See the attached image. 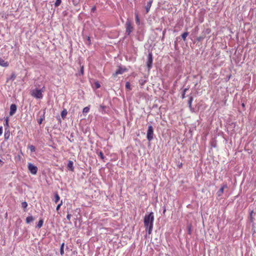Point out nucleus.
<instances>
[{"label": "nucleus", "instance_id": "obj_1", "mask_svg": "<svg viewBox=\"0 0 256 256\" xmlns=\"http://www.w3.org/2000/svg\"><path fill=\"white\" fill-rule=\"evenodd\" d=\"M154 218L153 212H150L148 215H146L144 218V226L148 227V234H150L152 228Z\"/></svg>", "mask_w": 256, "mask_h": 256}, {"label": "nucleus", "instance_id": "obj_2", "mask_svg": "<svg viewBox=\"0 0 256 256\" xmlns=\"http://www.w3.org/2000/svg\"><path fill=\"white\" fill-rule=\"evenodd\" d=\"M31 94L36 98H42V92L40 90L37 88L33 90L31 92Z\"/></svg>", "mask_w": 256, "mask_h": 256}, {"label": "nucleus", "instance_id": "obj_3", "mask_svg": "<svg viewBox=\"0 0 256 256\" xmlns=\"http://www.w3.org/2000/svg\"><path fill=\"white\" fill-rule=\"evenodd\" d=\"M154 136V128L152 126L150 125L148 127V130L147 131L146 138L147 139L150 141L153 139Z\"/></svg>", "mask_w": 256, "mask_h": 256}, {"label": "nucleus", "instance_id": "obj_4", "mask_svg": "<svg viewBox=\"0 0 256 256\" xmlns=\"http://www.w3.org/2000/svg\"><path fill=\"white\" fill-rule=\"evenodd\" d=\"M28 170L30 171V172L33 174H36V173H37V172H38V168L33 165L31 163H29L28 164Z\"/></svg>", "mask_w": 256, "mask_h": 256}, {"label": "nucleus", "instance_id": "obj_5", "mask_svg": "<svg viewBox=\"0 0 256 256\" xmlns=\"http://www.w3.org/2000/svg\"><path fill=\"white\" fill-rule=\"evenodd\" d=\"M152 52H150L148 54V60L146 62V65L148 69L150 70L152 66Z\"/></svg>", "mask_w": 256, "mask_h": 256}, {"label": "nucleus", "instance_id": "obj_6", "mask_svg": "<svg viewBox=\"0 0 256 256\" xmlns=\"http://www.w3.org/2000/svg\"><path fill=\"white\" fill-rule=\"evenodd\" d=\"M133 30V27L132 26L130 22L126 23V32L128 34H130Z\"/></svg>", "mask_w": 256, "mask_h": 256}, {"label": "nucleus", "instance_id": "obj_7", "mask_svg": "<svg viewBox=\"0 0 256 256\" xmlns=\"http://www.w3.org/2000/svg\"><path fill=\"white\" fill-rule=\"evenodd\" d=\"M126 68H122L120 67L113 74L114 77L116 76L118 74H122L124 72L126 71Z\"/></svg>", "mask_w": 256, "mask_h": 256}, {"label": "nucleus", "instance_id": "obj_8", "mask_svg": "<svg viewBox=\"0 0 256 256\" xmlns=\"http://www.w3.org/2000/svg\"><path fill=\"white\" fill-rule=\"evenodd\" d=\"M17 109V106L15 104H12L10 106V115L12 116H13L16 112Z\"/></svg>", "mask_w": 256, "mask_h": 256}, {"label": "nucleus", "instance_id": "obj_9", "mask_svg": "<svg viewBox=\"0 0 256 256\" xmlns=\"http://www.w3.org/2000/svg\"><path fill=\"white\" fill-rule=\"evenodd\" d=\"M228 188V186L226 184H223L219 190L217 192L216 194L218 196H220L222 195L224 192V188Z\"/></svg>", "mask_w": 256, "mask_h": 256}, {"label": "nucleus", "instance_id": "obj_10", "mask_svg": "<svg viewBox=\"0 0 256 256\" xmlns=\"http://www.w3.org/2000/svg\"><path fill=\"white\" fill-rule=\"evenodd\" d=\"M152 0H150L146 4V5L145 7L146 12L148 13L150 11V7L152 6Z\"/></svg>", "mask_w": 256, "mask_h": 256}, {"label": "nucleus", "instance_id": "obj_11", "mask_svg": "<svg viewBox=\"0 0 256 256\" xmlns=\"http://www.w3.org/2000/svg\"><path fill=\"white\" fill-rule=\"evenodd\" d=\"M0 66L4 67H7L8 66V62H5L4 60L0 58Z\"/></svg>", "mask_w": 256, "mask_h": 256}, {"label": "nucleus", "instance_id": "obj_12", "mask_svg": "<svg viewBox=\"0 0 256 256\" xmlns=\"http://www.w3.org/2000/svg\"><path fill=\"white\" fill-rule=\"evenodd\" d=\"M73 162L72 160H69L68 164V168L71 171H74V168L73 166Z\"/></svg>", "mask_w": 256, "mask_h": 256}, {"label": "nucleus", "instance_id": "obj_13", "mask_svg": "<svg viewBox=\"0 0 256 256\" xmlns=\"http://www.w3.org/2000/svg\"><path fill=\"white\" fill-rule=\"evenodd\" d=\"M192 100H193V98H192V96H190L188 100V107L190 108V110H193V108H192Z\"/></svg>", "mask_w": 256, "mask_h": 256}, {"label": "nucleus", "instance_id": "obj_14", "mask_svg": "<svg viewBox=\"0 0 256 256\" xmlns=\"http://www.w3.org/2000/svg\"><path fill=\"white\" fill-rule=\"evenodd\" d=\"M34 220V218L32 216H28L26 218V222L27 224H29L32 222H33Z\"/></svg>", "mask_w": 256, "mask_h": 256}, {"label": "nucleus", "instance_id": "obj_15", "mask_svg": "<svg viewBox=\"0 0 256 256\" xmlns=\"http://www.w3.org/2000/svg\"><path fill=\"white\" fill-rule=\"evenodd\" d=\"M67 114V111L66 110H64L61 112V116L62 118H64Z\"/></svg>", "mask_w": 256, "mask_h": 256}, {"label": "nucleus", "instance_id": "obj_16", "mask_svg": "<svg viewBox=\"0 0 256 256\" xmlns=\"http://www.w3.org/2000/svg\"><path fill=\"white\" fill-rule=\"evenodd\" d=\"M188 35V32H184L182 34V38L184 40H186V38Z\"/></svg>", "mask_w": 256, "mask_h": 256}, {"label": "nucleus", "instance_id": "obj_17", "mask_svg": "<svg viewBox=\"0 0 256 256\" xmlns=\"http://www.w3.org/2000/svg\"><path fill=\"white\" fill-rule=\"evenodd\" d=\"M54 198H55L54 202L56 203H57L58 202V200H60V196H58V194L57 192H56L55 194Z\"/></svg>", "mask_w": 256, "mask_h": 256}, {"label": "nucleus", "instance_id": "obj_18", "mask_svg": "<svg viewBox=\"0 0 256 256\" xmlns=\"http://www.w3.org/2000/svg\"><path fill=\"white\" fill-rule=\"evenodd\" d=\"M64 244L62 243L61 245L60 248V253L61 255H63L64 254Z\"/></svg>", "mask_w": 256, "mask_h": 256}, {"label": "nucleus", "instance_id": "obj_19", "mask_svg": "<svg viewBox=\"0 0 256 256\" xmlns=\"http://www.w3.org/2000/svg\"><path fill=\"white\" fill-rule=\"evenodd\" d=\"M43 220L42 219L40 220L38 222V224L36 226V227L38 228H40L43 224Z\"/></svg>", "mask_w": 256, "mask_h": 256}, {"label": "nucleus", "instance_id": "obj_20", "mask_svg": "<svg viewBox=\"0 0 256 256\" xmlns=\"http://www.w3.org/2000/svg\"><path fill=\"white\" fill-rule=\"evenodd\" d=\"M188 90V88H186L183 90L182 98L184 99L185 98L186 92Z\"/></svg>", "mask_w": 256, "mask_h": 256}, {"label": "nucleus", "instance_id": "obj_21", "mask_svg": "<svg viewBox=\"0 0 256 256\" xmlns=\"http://www.w3.org/2000/svg\"><path fill=\"white\" fill-rule=\"evenodd\" d=\"M61 2H62V0H56V2L54 4V6H58L60 5V4H61Z\"/></svg>", "mask_w": 256, "mask_h": 256}, {"label": "nucleus", "instance_id": "obj_22", "mask_svg": "<svg viewBox=\"0 0 256 256\" xmlns=\"http://www.w3.org/2000/svg\"><path fill=\"white\" fill-rule=\"evenodd\" d=\"M126 87L129 90H131L130 84V83L129 82H126Z\"/></svg>", "mask_w": 256, "mask_h": 256}, {"label": "nucleus", "instance_id": "obj_23", "mask_svg": "<svg viewBox=\"0 0 256 256\" xmlns=\"http://www.w3.org/2000/svg\"><path fill=\"white\" fill-rule=\"evenodd\" d=\"M44 114L43 116L42 117H41V118L38 120V122L40 124L42 123V122L43 121V120H44Z\"/></svg>", "mask_w": 256, "mask_h": 256}, {"label": "nucleus", "instance_id": "obj_24", "mask_svg": "<svg viewBox=\"0 0 256 256\" xmlns=\"http://www.w3.org/2000/svg\"><path fill=\"white\" fill-rule=\"evenodd\" d=\"M84 74V66H82L80 68V72L78 74V75H83Z\"/></svg>", "mask_w": 256, "mask_h": 256}, {"label": "nucleus", "instance_id": "obj_25", "mask_svg": "<svg viewBox=\"0 0 256 256\" xmlns=\"http://www.w3.org/2000/svg\"><path fill=\"white\" fill-rule=\"evenodd\" d=\"M28 147H29V148L30 149V150L32 152H34L35 151L36 148H35V147L34 146L30 145Z\"/></svg>", "mask_w": 256, "mask_h": 256}, {"label": "nucleus", "instance_id": "obj_26", "mask_svg": "<svg viewBox=\"0 0 256 256\" xmlns=\"http://www.w3.org/2000/svg\"><path fill=\"white\" fill-rule=\"evenodd\" d=\"M89 110H90V108H89L88 107H85L84 109H83V112H86V113H87L89 112Z\"/></svg>", "mask_w": 256, "mask_h": 256}, {"label": "nucleus", "instance_id": "obj_27", "mask_svg": "<svg viewBox=\"0 0 256 256\" xmlns=\"http://www.w3.org/2000/svg\"><path fill=\"white\" fill-rule=\"evenodd\" d=\"M98 156L100 157V158L102 160L104 159V154H102V152H98Z\"/></svg>", "mask_w": 256, "mask_h": 256}, {"label": "nucleus", "instance_id": "obj_28", "mask_svg": "<svg viewBox=\"0 0 256 256\" xmlns=\"http://www.w3.org/2000/svg\"><path fill=\"white\" fill-rule=\"evenodd\" d=\"M22 206L24 208H26L28 206V204L26 202H22Z\"/></svg>", "mask_w": 256, "mask_h": 256}, {"label": "nucleus", "instance_id": "obj_29", "mask_svg": "<svg viewBox=\"0 0 256 256\" xmlns=\"http://www.w3.org/2000/svg\"><path fill=\"white\" fill-rule=\"evenodd\" d=\"M62 201H61V202H60V204H59L57 206L56 208V210L57 211H58V210H59V209H60V206H62Z\"/></svg>", "mask_w": 256, "mask_h": 256}, {"label": "nucleus", "instance_id": "obj_30", "mask_svg": "<svg viewBox=\"0 0 256 256\" xmlns=\"http://www.w3.org/2000/svg\"><path fill=\"white\" fill-rule=\"evenodd\" d=\"M72 216V214H68L67 216H66L67 219L68 220H70Z\"/></svg>", "mask_w": 256, "mask_h": 256}, {"label": "nucleus", "instance_id": "obj_31", "mask_svg": "<svg viewBox=\"0 0 256 256\" xmlns=\"http://www.w3.org/2000/svg\"><path fill=\"white\" fill-rule=\"evenodd\" d=\"M96 10V8L95 6L93 7L92 8V12H94Z\"/></svg>", "mask_w": 256, "mask_h": 256}, {"label": "nucleus", "instance_id": "obj_32", "mask_svg": "<svg viewBox=\"0 0 256 256\" xmlns=\"http://www.w3.org/2000/svg\"><path fill=\"white\" fill-rule=\"evenodd\" d=\"M9 136V134L7 133L4 134V137L6 138H8Z\"/></svg>", "mask_w": 256, "mask_h": 256}, {"label": "nucleus", "instance_id": "obj_33", "mask_svg": "<svg viewBox=\"0 0 256 256\" xmlns=\"http://www.w3.org/2000/svg\"><path fill=\"white\" fill-rule=\"evenodd\" d=\"M136 22L137 23L140 22L139 18H138V15L136 16Z\"/></svg>", "mask_w": 256, "mask_h": 256}, {"label": "nucleus", "instance_id": "obj_34", "mask_svg": "<svg viewBox=\"0 0 256 256\" xmlns=\"http://www.w3.org/2000/svg\"><path fill=\"white\" fill-rule=\"evenodd\" d=\"M96 88H99L100 87V84L98 82L96 83Z\"/></svg>", "mask_w": 256, "mask_h": 256}, {"label": "nucleus", "instance_id": "obj_35", "mask_svg": "<svg viewBox=\"0 0 256 256\" xmlns=\"http://www.w3.org/2000/svg\"><path fill=\"white\" fill-rule=\"evenodd\" d=\"M2 127L1 126L0 127V136L2 134Z\"/></svg>", "mask_w": 256, "mask_h": 256}, {"label": "nucleus", "instance_id": "obj_36", "mask_svg": "<svg viewBox=\"0 0 256 256\" xmlns=\"http://www.w3.org/2000/svg\"><path fill=\"white\" fill-rule=\"evenodd\" d=\"M6 126H8V118H6Z\"/></svg>", "mask_w": 256, "mask_h": 256}, {"label": "nucleus", "instance_id": "obj_37", "mask_svg": "<svg viewBox=\"0 0 256 256\" xmlns=\"http://www.w3.org/2000/svg\"><path fill=\"white\" fill-rule=\"evenodd\" d=\"M202 38H202V37H199L198 38V40L200 41Z\"/></svg>", "mask_w": 256, "mask_h": 256}, {"label": "nucleus", "instance_id": "obj_38", "mask_svg": "<svg viewBox=\"0 0 256 256\" xmlns=\"http://www.w3.org/2000/svg\"><path fill=\"white\" fill-rule=\"evenodd\" d=\"M87 40H88V44H90V38L89 36L88 37Z\"/></svg>", "mask_w": 256, "mask_h": 256}, {"label": "nucleus", "instance_id": "obj_39", "mask_svg": "<svg viewBox=\"0 0 256 256\" xmlns=\"http://www.w3.org/2000/svg\"><path fill=\"white\" fill-rule=\"evenodd\" d=\"M182 166V164H180L178 165V167L180 168Z\"/></svg>", "mask_w": 256, "mask_h": 256}, {"label": "nucleus", "instance_id": "obj_40", "mask_svg": "<svg viewBox=\"0 0 256 256\" xmlns=\"http://www.w3.org/2000/svg\"><path fill=\"white\" fill-rule=\"evenodd\" d=\"M166 211V209L164 208L163 211V214H164Z\"/></svg>", "mask_w": 256, "mask_h": 256}, {"label": "nucleus", "instance_id": "obj_41", "mask_svg": "<svg viewBox=\"0 0 256 256\" xmlns=\"http://www.w3.org/2000/svg\"><path fill=\"white\" fill-rule=\"evenodd\" d=\"M188 232H189V234L190 233V228H188Z\"/></svg>", "mask_w": 256, "mask_h": 256}, {"label": "nucleus", "instance_id": "obj_42", "mask_svg": "<svg viewBox=\"0 0 256 256\" xmlns=\"http://www.w3.org/2000/svg\"><path fill=\"white\" fill-rule=\"evenodd\" d=\"M12 78H15V76L14 75V76H12Z\"/></svg>", "mask_w": 256, "mask_h": 256}]
</instances>
